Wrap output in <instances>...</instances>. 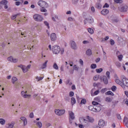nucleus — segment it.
Instances as JSON below:
<instances>
[{
  "label": "nucleus",
  "instance_id": "obj_1",
  "mask_svg": "<svg viewBox=\"0 0 128 128\" xmlns=\"http://www.w3.org/2000/svg\"><path fill=\"white\" fill-rule=\"evenodd\" d=\"M87 119L86 120L84 118H80V122L81 124H84V126H88V124L89 122H94V119L92 117H90V116H87Z\"/></svg>",
  "mask_w": 128,
  "mask_h": 128
},
{
  "label": "nucleus",
  "instance_id": "obj_48",
  "mask_svg": "<svg viewBox=\"0 0 128 128\" xmlns=\"http://www.w3.org/2000/svg\"><path fill=\"white\" fill-rule=\"evenodd\" d=\"M116 66H118V68H120V62H116Z\"/></svg>",
  "mask_w": 128,
  "mask_h": 128
},
{
  "label": "nucleus",
  "instance_id": "obj_21",
  "mask_svg": "<svg viewBox=\"0 0 128 128\" xmlns=\"http://www.w3.org/2000/svg\"><path fill=\"white\" fill-rule=\"evenodd\" d=\"M14 122H12L11 123H9L8 124V128H14V126L15 124Z\"/></svg>",
  "mask_w": 128,
  "mask_h": 128
},
{
  "label": "nucleus",
  "instance_id": "obj_61",
  "mask_svg": "<svg viewBox=\"0 0 128 128\" xmlns=\"http://www.w3.org/2000/svg\"><path fill=\"white\" fill-rule=\"evenodd\" d=\"M30 117L31 118H34V113L33 112H32V113L30 114Z\"/></svg>",
  "mask_w": 128,
  "mask_h": 128
},
{
  "label": "nucleus",
  "instance_id": "obj_6",
  "mask_svg": "<svg viewBox=\"0 0 128 128\" xmlns=\"http://www.w3.org/2000/svg\"><path fill=\"white\" fill-rule=\"evenodd\" d=\"M33 18L36 22H42L44 20V18L38 14H34Z\"/></svg>",
  "mask_w": 128,
  "mask_h": 128
},
{
  "label": "nucleus",
  "instance_id": "obj_27",
  "mask_svg": "<svg viewBox=\"0 0 128 128\" xmlns=\"http://www.w3.org/2000/svg\"><path fill=\"white\" fill-rule=\"evenodd\" d=\"M86 54L87 56H92V50L90 49H88L86 51Z\"/></svg>",
  "mask_w": 128,
  "mask_h": 128
},
{
  "label": "nucleus",
  "instance_id": "obj_51",
  "mask_svg": "<svg viewBox=\"0 0 128 128\" xmlns=\"http://www.w3.org/2000/svg\"><path fill=\"white\" fill-rule=\"evenodd\" d=\"M74 92H70L69 93V95L70 96H74Z\"/></svg>",
  "mask_w": 128,
  "mask_h": 128
},
{
  "label": "nucleus",
  "instance_id": "obj_46",
  "mask_svg": "<svg viewBox=\"0 0 128 128\" xmlns=\"http://www.w3.org/2000/svg\"><path fill=\"white\" fill-rule=\"evenodd\" d=\"M44 24L48 28H50V24L48 23V22L44 21Z\"/></svg>",
  "mask_w": 128,
  "mask_h": 128
},
{
  "label": "nucleus",
  "instance_id": "obj_63",
  "mask_svg": "<svg viewBox=\"0 0 128 128\" xmlns=\"http://www.w3.org/2000/svg\"><path fill=\"white\" fill-rule=\"evenodd\" d=\"M79 128H84V125H82V124H79Z\"/></svg>",
  "mask_w": 128,
  "mask_h": 128
},
{
  "label": "nucleus",
  "instance_id": "obj_45",
  "mask_svg": "<svg viewBox=\"0 0 128 128\" xmlns=\"http://www.w3.org/2000/svg\"><path fill=\"white\" fill-rule=\"evenodd\" d=\"M112 92H116V86H112Z\"/></svg>",
  "mask_w": 128,
  "mask_h": 128
},
{
  "label": "nucleus",
  "instance_id": "obj_14",
  "mask_svg": "<svg viewBox=\"0 0 128 128\" xmlns=\"http://www.w3.org/2000/svg\"><path fill=\"white\" fill-rule=\"evenodd\" d=\"M21 94L22 96H23V98H30V94H26V92H24V91H22L21 92Z\"/></svg>",
  "mask_w": 128,
  "mask_h": 128
},
{
  "label": "nucleus",
  "instance_id": "obj_37",
  "mask_svg": "<svg viewBox=\"0 0 128 128\" xmlns=\"http://www.w3.org/2000/svg\"><path fill=\"white\" fill-rule=\"evenodd\" d=\"M43 78H44V77H40H40L36 76V80H37L38 82H40V80H43Z\"/></svg>",
  "mask_w": 128,
  "mask_h": 128
},
{
  "label": "nucleus",
  "instance_id": "obj_15",
  "mask_svg": "<svg viewBox=\"0 0 128 128\" xmlns=\"http://www.w3.org/2000/svg\"><path fill=\"white\" fill-rule=\"evenodd\" d=\"M70 44L72 48H73L74 50H76V42H74V41H71Z\"/></svg>",
  "mask_w": 128,
  "mask_h": 128
},
{
  "label": "nucleus",
  "instance_id": "obj_29",
  "mask_svg": "<svg viewBox=\"0 0 128 128\" xmlns=\"http://www.w3.org/2000/svg\"><path fill=\"white\" fill-rule=\"evenodd\" d=\"M86 100L84 98H82L80 102V104H86Z\"/></svg>",
  "mask_w": 128,
  "mask_h": 128
},
{
  "label": "nucleus",
  "instance_id": "obj_62",
  "mask_svg": "<svg viewBox=\"0 0 128 128\" xmlns=\"http://www.w3.org/2000/svg\"><path fill=\"white\" fill-rule=\"evenodd\" d=\"M100 58H97L96 60V62H100Z\"/></svg>",
  "mask_w": 128,
  "mask_h": 128
},
{
  "label": "nucleus",
  "instance_id": "obj_44",
  "mask_svg": "<svg viewBox=\"0 0 128 128\" xmlns=\"http://www.w3.org/2000/svg\"><path fill=\"white\" fill-rule=\"evenodd\" d=\"M18 16V14L12 16V17H11L12 20H16V16Z\"/></svg>",
  "mask_w": 128,
  "mask_h": 128
},
{
  "label": "nucleus",
  "instance_id": "obj_60",
  "mask_svg": "<svg viewBox=\"0 0 128 128\" xmlns=\"http://www.w3.org/2000/svg\"><path fill=\"white\" fill-rule=\"evenodd\" d=\"M16 6H20V2H19V1L16 2Z\"/></svg>",
  "mask_w": 128,
  "mask_h": 128
},
{
  "label": "nucleus",
  "instance_id": "obj_34",
  "mask_svg": "<svg viewBox=\"0 0 128 128\" xmlns=\"http://www.w3.org/2000/svg\"><path fill=\"white\" fill-rule=\"evenodd\" d=\"M96 8L98 10H100L102 8V4L100 3L96 4Z\"/></svg>",
  "mask_w": 128,
  "mask_h": 128
},
{
  "label": "nucleus",
  "instance_id": "obj_30",
  "mask_svg": "<svg viewBox=\"0 0 128 128\" xmlns=\"http://www.w3.org/2000/svg\"><path fill=\"white\" fill-rule=\"evenodd\" d=\"M88 32L90 34H94V30L92 28H88Z\"/></svg>",
  "mask_w": 128,
  "mask_h": 128
},
{
  "label": "nucleus",
  "instance_id": "obj_19",
  "mask_svg": "<svg viewBox=\"0 0 128 128\" xmlns=\"http://www.w3.org/2000/svg\"><path fill=\"white\" fill-rule=\"evenodd\" d=\"M103 82L105 84H108V77L104 76L103 77Z\"/></svg>",
  "mask_w": 128,
  "mask_h": 128
},
{
  "label": "nucleus",
  "instance_id": "obj_26",
  "mask_svg": "<svg viewBox=\"0 0 128 128\" xmlns=\"http://www.w3.org/2000/svg\"><path fill=\"white\" fill-rule=\"evenodd\" d=\"M106 96H114V92H112V91H108L106 93Z\"/></svg>",
  "mask_w": 128,
  "mask_h": 128
},
{
  "label": "nucleus",
  "instance_id": "obj_4",
  "mask_svg": "<svg viewBox=\"0 0 128 128\" xmlns=\"http://www.w3.org/2000/svg\"><path fill=\"white\" fill-rule=\"evenodd\" d=\"M52 52L54 54H58L60 52V47L57 45H54L52 47Z\"/></svg>",
  "mask_w": 128,
  "mask_h": 128
},
{
  "label": "nucleus",
  "instance_id": "obj_38",
  "mask_svg": "<svg viewBox=\"0 0 128 128\" xmlns=\"http://www.w3.org/2000/svg\"><path fill=\"white\" fill-rule=\"evenodd\" d=\"M114 2L116 4H122V0H114Z\"/></svg>",
  "mask_w": 128,
  "mask_h": 128
},
{
  "label": "nucleus",
  "instance_id": "obj_39",
  "mask_svg": "<svg viewBox=\"0 0 128 128\" xmlns=\"http://www.w3.org/2000/svg\"><path fill=\"white\" fill-rule=\"evenodd\" d=\"M100 78V76L96 75L94 77V80H98Z\"/></svg>",
  "mask_w": 128,
  "mask_h": 128
},
{
  "label": "nucleus",
  "instance_id": "obj_59",
  "mask_svg": "<svg viewBox=\"0 0 128 128\" xmlns=\"http://www.w3.org/2000/svg\"><path fill=\"white\" fill-rule=\"evenodd\" d=\"M76 86H74V84L72 85V89L73 90H76Z\"/></svg>",
  "mask_w": 128,
  "mask_h": 128
},
{
  "label": "nucleus",
  "instance_id": "obj_53",
  "mask_svg": "<svg viewBox=\"0 0 128 128\" xmlns=\"http://www.w3.org/2000/svg\"><path fill=\"white\" fill-rule=\"evenodd\" d=\"M116 116L117 118L119 120H122V117L120 116V114H118Z\"/></svg>",
  "mask_w": 128,
  "mask_h": 128
},
{
  "label": "nucleus",
  "instance_id": "obj_43",
  "mask_svg": "<svg viewBox=\"0 0 128 128\" xmlns=\"http://www.w3.org/2000/svg\"><path fill=\"white\" fill-rule=\"evenodd\" d=\"M90 68L92 69H94V68H96V64H92L90 66Z\"/></svg>",
  "mask_w": 128,
  "mask_h": 128
},
{
  "label": "nucleus",
  "instance_id": "obj_31",
  "mask_svg": "<svg viewBox=\"0 0 128 128\" xmlns=\"http://www.w3.org/2000/svg\"><path fill=\"white\" fill-rule=\"evenodd\" d=\"M16 80H18V78H16V77L12 78V84H14L16 82Z\"/></svg>",
  "mask_w": 128,
  "mask_h": 128
},
{
  "label": "nucleus",
  "instance_id": "obj_58",
  "mask_svg": "<svg viewBox=\"0 0 128 128\" xmlns=\"http://www.w3.org/2000/svg\"><path fill=\"white\" fill-rule=\"evenodd\" d=\"M80 64H81L82 66L84 65V62L82 61V59L80 60Z\"/></svg>",
  "mask_w": 128,
  "mask_h": 128
},
{
  "label": "nucleus",
  "instance_id": "obj_20",
  "mask_svg": "<svg viewBox=\"0 0 128 128\" xmlns=\"http://www.w3.org/2000/svg\"><path fill=\"white\" fill-rule=\"evenodd\" d=\"M113 100L112 97H107L105 98L106 102H110Z\"/></svg>",
  "mask_w": 128,
  "mask_h": 128
},
{
  "label": "nucleus",
  "instance_id": "obj_42",
  "mask_svg": "<svg viewBox=\"0 0 128 128\" xmlns=\"http://www.w3.org/2000/svg\"><path fill=\"white\" fill-rule=\"evenodd\" d=\"M107 90H108V89H106V88H104L100 90V92L101 94H104V92Z\"/></svg>",
  "mask_w": 128,
  "mask_h": 128
},
{
  "label": "nucleus",
  "instance_id": "obj_28",
  "mask_svg": "<svg viewBox=\"0 0 128 128\" xmlns=\"http://www.w3.org/2000/svg\"><path fill=\"white\" fill-rule=\"evenodd\" d=\"M0 124L4 126V124H6V120H4L3 118H0Z\"/></svg>",
  "mask_w": 128,
  "mask_h": 128
},
{
  "label": "nucleus",
  "instance_id": "obj_22",
  "mask_svg": "<svg viewBox=\"0 0 128 128\" xmlns=\"http://www.w3.org/2000/svg\"><path fill=\"white\" fill-rule=\"evenodd\" d=\"M115 82L116 84H120V86L122 87V81H120V80L118 79H116L115 80Z\"/></svg>",
  "mask_w": 128,
  "mask_h": 128
},
{
  "label": "nucleus",
  "instance_id": "obj_7",
  "mask_svg": "<svg viewBox=\"0 0 128 128\" xmlns=\"http://www.w3.org/2000/svg\"><path fill=\"white\" fill-rule=\"evenodd\" d=\"M122 88H124V86H128V80L126 78L125 76H122Z\"/></svg>",
  "mask_w": 128,
  "mask_h": 128
},
{
  "label": "nucleus",
  "instance_id": "obj_56",
  "mask_svg": "<svg viewBox=\"0 0 128 128\" xmlns=\"http://www.w3.org/2000/svg\"><path fill=\"white\" fill-rule=\"evenodd\" d=\"M103 8H110V5L107 3H106Z\"/></svg>",
  "mask_w": 128,
  "mask_h": 128
},
{
  "label": "nucleus",
  "instance_id": "obj_24",
  "mask_svg": "<svg viewBox=\"0 0 128 128\" xmlns=\"http://www.w3.org/2000/svg\"><path fill=\"white\" fill-rule=\"evenodd\" d=\"M48 60H46L44 64H42V66L41 67V68H42V70H44V68H46V64H48Z\"/></svg>",
  "mask_w": 128,
  "mask_h": 128
},
{
  "label": "nucleus",
  "instance_id": "obj_16",
  "mask_svg": "<svg viewBox=\"0 0 128 128\" xmlns=\"http://www.w3.org/2000/svg\"><path fill=\"white\" fill-rule=\"evenodd\" d=\"M99 126H104V120H100L98 122Z\"/></svg>",
  "mask_w": 128,
  "mask_h": 128
},
{
  "label": "nucleus",
  "instance_id": "obj_41",
  "mask_svg": "<svg viewBox=\"0 0 128 128\" xmlns=\"http://www.w3.org/2000/svg\"><path fill=\"white\" fill-rule=\"evenodd\" d=\"M94 100L98 102H100V99L98 97H96L94 98Z\"/></svg>",
  "mask_w": 128,
  "mask_h": 128
},
{
  "label": "nucleus",
  "instance_id": "obj_17",
  "mask_svg": "<svg viewBox=\"0 0 128 128\" xmlns=\"http://www.w3.org/2000/svg\"><path fill=\"white\" fill-rule=\"evenodd\" d=\"M108 10L107 9H104L102 10L101 11V14H103V16H106V14H108Z\"/></svg>",
  "mask_w": 128,
  "mask_h": 128
},
{
  "label": "nucleus",
  "instance_id": "obj_13",
  "mask_svg": "<svg viewBox=\"0 0 128 128\" xmlns=\"http://www.w3.org/2000/svg\"><path fill=\"white\" fill-rule=\"evenodd\" d=\"M50 40L52 42L56 40V34L55 33H52L50 34Z\"/></svg>",
  "mask_w": 128,
  "mask_h": 128
},
{
  "label": "nucleus",
  "instance_id": "obj_54",
  "mask_svg": "<svg viewBox=\"0 0 128 128\" xmlns=\"http://www.w3.org/2000/svg\"><path fill=\"white\" fill-rule=\"evenodd\" d=\"M100 83L98 82V83H94L93 84L94 86H100Z\"/></svg>",
  "mask_w": 128,
  "mask_h": 128
},
{
  "label": "nucleus",
  "instance_id": "obj_5",
  "mask_svg": "<svg viewBox=\"0 0 128 128\" xmlns=\"http://www.w3.org/2000/svg\"><path fill=\"white\" fill-rule=\"evenodd\" d=\"M8 2L6 0H2L1 2H0V10L2 8V6H4V8H5V10L8 8Z\"/></svg>",
  "mask_w": 128,
  "mask_h": 128
},
{
  "label": "nucleus",
  "instance_id": "obj_40",
  "mask_svg": "<svg viewBox=\"0 0 128 128\" xmlns=\"http://www.w3.org/2000/svg\"><path fill=\"white\" fill-rule=\"evenodd\" d=\"M92 104H93V106H96L98 104V102L96 101L92 102Z\"/></svg>",
  "mask_w": 128,
  "mask_h": 128
},
{
  "label": "nucleus",
  "instance_id": "obj_52",
  "mask_svg": "<svg viewBox=\"0 0 128 128\" xmlns=\"http://www.w3.org/2000/svg\"><path fill=\"white\" fill-rule=\"evenodd\" d=\"M60 52L61 54H64V48H61Z\"/></svg>",
  "mask_w": 128,
  "mask_h": 128
},
{
  "label": "nucleus",
  "instance_id": "obj_49",
  "mask_svg": "<svg viewBox=\"0 0 128 128\" xmlns=\"http://www.w3.org/2000/svg\"><path fill=\"white\" fill-rule=\"evenodd\" d=\"M110 72L108 71L106 72V76L108 78H110Z\"/></svg>",
  "mask_w": 128,
  "mask_h": 128
},
{
  "label": "nucleus",
  "instance_id": "obj_9",
  "mask_svg": "<svg viewBox=\"0 0 128 128\" xmlns=\"http://www.w3.org/2000/svg\"><path fill=\"white\" fill-rule=\"evenodd\" d=\"M72 120H74V114L72 112H69V120L70 124L72 123Z\"/></svg>",
  "mask_w": 128,
  "mask_h": 128
},
{
  "label": "nucleus",
  "instance_id": "obj_55",
  "mask_svg": "<svg viewBox=\"0 0 128 128\" xmlns=\"http://www.w3.org/2000/svg\"><path fill=\"white\" fill-rule=\"evenodd\" d=\"M74 70H78V67L76 66V65L74 66Z\"/></svg>",
  "mask_w": 128,
  "mask_h": 128
},
{
  "label": "nucleus",
  "instance_id": "obj_36",
  "mask_svg": "<svg viewBox=\"0 0 128 128\" xmlns=\"http://www.w3.org/2000/svg\"><path fill=\"white\" fill-rule=\"evenodd\" d=\"M36 126H38V128H40L42 126V122H38L36 123Z\"/></svg>",
  "mask_w": 128,
  "mask_h": 128
},
{
  "label": "nucleus",
  "instance_id": "obj_33",
  "mask_svg": "<svg viewBox=\"0 0 128 128\" xmlns=\"http://www.w3.org/2000/svg\"><path fill=\"white\" fill-rule=\"evenodd\" d=\"M118 58L120 62H122V58H124V56H122V54H120L118 56Z\"/></svg>",
  "mask_w": 128,
  "mask_h": 128
},
{
  "label": "nucleus",
  "instance_id": "obj_25",
  "mask_svg": "<svg viewBox=\"0 0 128 128\" xmlns=\"http://www.w3.org/2000/svg\"><path fill=\"white\" fill-rule=\"evenodd\" d=\"M76 102V98H71V104L72 106H74V104H75Z\"/></svg>",
  "mask_w": 128,
  "mask_h": 128
},
{
  "label": "nucleus",
  "instance_id": "obj_10",
  "mask_svg": "<svg viewBox=\"0 0 128 128\" xmlns=\"http://www.w3.org/2000/svg\"><path fill=\"white\" fill-rule=\"evenodd\" d=\"M66 112V110H55V114H57V116H62Z\"/></svg>",
  "mask_w": 128,
  "mask_h": 128
},
{
  "label": "nucleus",
  "instance_id": "obj_32",
  "mask_svg": "<svg viewBox=\"0 0 128 128\" xmlns=\"http://www.w3.org/2000/svg\"><path fill=\"white\" fill-rule=\"evenodd\" d=\"M53 68H54V70H58V64H56V63H54V64Z\"/></svg>",
  "mask_w": 128,
  "mask_h": 128
},
{
  "label": "nucleus",
  "instance_id": "obj_12",
  "mask_svg": "<svg viewBox=\"0 0 128 128\" xmlns=\"http://www.w3.org/2000/svg\"><path fill=\"white\" fill-rule=\"evenodd\" d=\"M8 60L11 62H18V59L14 58L12 56H10L8 58Z\"/></svg>",
  "mask_w": 128,
  "mask_h": 128
},
{
  "label": "nucleus",
  "instance_id": "obj_35",
  "mask_svg": "<svg viewBox=\"0 0 128 128\" xmlns=\"http://www.w3.org/2000/svg\"><path fill=\"white\" fill-rule=\"evenodd\" d=\"M102 70H103L102 68L96 69V72L98 74H100V72H102Z\"/></svg>",
  "mask_w": 128,
  "mask_h": 128
},
{
  "label": "nucleus",
  "instance_id": "obj_57",
  "mask_svg": "<svg viewBox=\"0 0 128 128\" xmlns=\"http://www.w3.org/2000/svg\"><path fill=\"white\" fill-rule=\"evenodd\" d=\"M56 20H58V18L56 16H55V18H54V17L52 18V20H54V22H56Z\"/></svg>",
  "mask_w": 128,
  "mask_h": 128
},
{
  "label": "nucleus",
  "instance_id": "obj_47",
  "mask_svg": "<svg viewBox=\"0 0 128 128\" xmlns=\"http://www.w3.org/2000/svg\"><path fill=\"white\" fill-rule=\"evenodd\" d=\"M100 94V90H96L94 92V96H98Z\"/></svg>",
  "mask_w": 128,
  "mask_h": 128
},
{
  "label": "nucleus",
  "instance_id": "obj_64",
  "mask_svg": "<svg viewBox=\"0 0 128 128\" xmlns=\"http://www.w3.org/2000/svg\"><path fill=\"white\" fill-rule=\"evenodd\" d=\"M124 94H125L126 96L128 98V92L125 91Z\"/></svg>",
  "mask_w": 128,
  "mask_h": 128
},
{
  "label": "nucleus",
  "instance_id": "obj_8",
  "mask_svg": "<svg viewBox=\"0 0 128 128\" xmlns=\"http://www.w3.org/2000/svg\"><path fill=\"white\" fill-rule=\"evenodd\" d=\"M128 6L126 5H124L118 8L119 10H120V12H128Z\"/></svg>",
  "mask_w": 128,
  "mask_h": 128
},
{
  "label": "nucleus",
  "instance_id": "obj_3",
  "mask_svg": "<svg viewBox=\"0 0 128 128\" xmlns=\"http://www.w3.org/2000/svg\"><path fill=\"white\" fill-rule=\"evenodd\" d=\"M88 108L90 110H91L92 112H100L102 108L100 106H90L88 107Z\"/></svg>",
  "mask_w": 128,
  "mask_h": 128
},
{
  "label": "nucleus",
  "instance_id": "obj_18",
  "mask_svg": "<svg viewBox=\"0 0 128 128\" xmlns=\"http://www.w3.org/2000/svg\"><path fill=\"white\" fill-rule=\"evenodd\" d=\"M20 120H22L24 122V126H26L28 124V120H26V118L24 117H21Z\"/></svg>",
  "mask_w": 128,
  "mask_h": 128
},
{
  "label": "nucleus",
  "instance_id": "obj_11",
  "mask_svg": "<svg viewBox=\"0 0 128 128\" xmlns=\"http://www.w3.org/2000/svg\"><path fill=\"white\" fill-rule=\"evenodd\" d=\"M18 66V68H22V70L23 71V72H28V68H26V66L20 64V66Z\"/></svg>",
  "mask_w": 128,
  "mask_h": 128
},
{
  "label": "nucleus",
  "instance_id": "obj_2",
  "mask_svg": "<svg viewBox=\"0 0 128 128\" xmlns=\"http://www.w3.org/2000/svg\"><path fill=\"white\" fill-rule=\"evenodd\" d=\"M38 5L40 6V10L42 12H46L48 10H46V8L48 6V4L44 1H40L38 2Z\"/></svg>",
  "mask_w": 128,
  "mask_h": 128
},
{
  "label": "nucleus",
  "instance_id": "obj_23",
  "mask_svg": "<svg viewBox=\"0 0 128 128\" xmlns=\"http://www.w3.org/2000/svg\"><path fill=\"white\" fill-rule=\"evenodd\" d=\"M92 22H94V19L92 17L88 18V24H92Z\"/></svg>",
  "mask_w": 128,
  "mask_h": 128
},
{
  "label": "nucleus",
  "instance_id": "obj_50",
  "mask_svg": "<svg viewBox=\"0 0 128 128\" xmlns=\"http://www.w3.org/2000/svg\"><path fill=\"white\" fill-rule=\"evenodd\" d=\"M110 42L111 46H114V40H112V39L110 40Z\"/></svg>",
  "mask_w": 128,
  "mask_h": 128
}]
</instances>
